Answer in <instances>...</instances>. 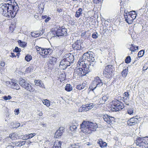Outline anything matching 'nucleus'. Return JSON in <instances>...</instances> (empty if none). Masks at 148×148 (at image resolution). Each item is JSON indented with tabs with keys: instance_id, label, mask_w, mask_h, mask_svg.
Returning <instances> with one entry per match:
<instances>
[{
	"instance_id": "58",
	"label": "nucleus",
	"mask_w": 148,
	"mask_h": 148,
	"mask_svg": "<svg viewBox=\"0 0 148 148\" xmlns=\"http://www.w3.org/2000/svg\"><path fill=\"white\" fill-rule=\"evenodd\" d=\"M45 49H44L42 48L41 49V51H40V52H39V53H40V55H42L43 53L44 54L45 52Z\"/></svg>"
},
{
	"instance_id": "36",
	"label": "nucleus",
	"mask_w": 148,
	"mask_h": 148,
	"mask_svg": "<svg viewBox=\"0 0 148 148\" xmlns=\"http://www.w3.org/2000/svg\"><path fill=\"white\" fill-rule=\"evenodd\" d=\"M77 128V127L75 125L71 126L70 127V130L72 131H75Z\"/></svg>"
},
{
	"instance_id": "16",
	"label": "nucleus",
	"mask_w": 148,
	"mask_h": 148,
	"mask_svg": "<svg viewBox=\"0 0 148 148\" xmlns=\"http://www.w3.org/2000/svg\"><path fill=\"white\" fill-rule=\"evenodd\" d=\"M64 128L62 127H60L56 132L55 134V137L59 138L62 135L63 132Z\"/></svg>"
},
{
	"instance_id": "12",
	"label": "nucleus",
	"mask_w": 148,
	"mask_h": 148,
	"mask_svg": "<svg viewBox=\"0 0 148 148\" xmlns=\"http://www.w3.org/2000/svg\"><path fill=\"white\" fill-rule=\"evenodd\" d=\"M82 45L79 41L77 40L72 45V47L75 50H81L83 49Z\"/></svg>"
},
{
	"instance_id": "11",
	"label": "nucleus",
	"mask_w": 148,
	"mask_h": 148,
	"mask_svg": "<svg viewBox=\"0 0 148 148\" xmlns=\"http://www.w3.org/2000/svg\"><path fill=\"white\" fill-rule=\"evenodd\" d=\"M103 118L104 121L109 124H110V123H113L114 121L115 118L114 117L110 116L106 114L104 115Z\"/></svg>"
},
{
	"instance_id": "13",
	"label": "nucleus",
	"mask_w": 148,
	"mask_h": 148,
	"mask_svg": "<svg viewBox=\"0 0 148 148\" xmlns=\"http://www.w3.org/2000/svg\"><path fill=\"white\" fill-rule=\"evenodd\" d=\"M138 119L136 116L131 118L128 120L127 123L128 125L130 126L134 125L137 123Z\"/></svg>"
},
{
	"instance_id": "33",
	"label": "nucleus",
	"mask_w": 148,
	"mask_h": 148,
	"mask_svg": "<svg viewBox=\"0 0 148 148\" xmlns=\"http://www.w3.org/2000/svg\"><path fill=\"white\" fill-rule=\"evenodd\" d=\"M84 105H83L79 109L78 111L79 112H82L84 111H87L86 108Z\"/></svg>"
},
{
	"instance_id": "40",
	"label": "nucleus",
	"mask_w": 148,
	"mask_h": 148,
	"mask_svg": "<svg viewBox=\"0 0 148 148\" xmlns=\"http://www.w3.org/2000/svg\"><path fill=\"white\" fill-rule=\"evenodd\" d=\"M33 70V67L32 66H29L26 69L25 71L27 73H30Z\"/></svg>"
},
{
	"instance_id": "19",
	"label": "nucleus",
	"mask_w": 148,
	"mask_h": 148,
	"mask_svg": "<svg viewBox=\"0 0 148 148\" xmlns=\"http://www.w3.org/2000/svg\"><path fill=\"white\" fill-rule=\"evenodd\" d=\"M113 70L112 66L111 65H109L106 66V67L105 72L108 73H112Z\"/></svg>"
},
{
	"instance_id": "48",
	"label": "nucleus",
	"mask_w": 148,
	"mask_h": 148,
	"mask_svg": "<svg viewBox=\"0 0 148 148\" xmlns=\"http://www.w3.org/2000/svg\"><path fill=\"white\" fill-rule=\"evenodd\" d=\"M134 110L133 108L130 109H128L127 110V113L130 114L132 115L133 113Z\"/></svg>"
},
{
	"instance_id": "47",
	"label": "nucleus",
	"mask_w": 148,
	"mask_h": 148,
	"mask_svg": "<svg viewBox=\"0 0 148 148\" xmlns=\"http://www.w3.org/2000/svg\"><path fill=\"white\" fill-rule=\"evenodd\" d=\"M128 98H127L126 97H122V100L125 103V104L126 105L129 106V103H127L125 102L126 101L127 99H128Z\"/></svg>"
},
{
	"instance_id": "45",
	"label": "nucleus",
	"mask_w": 148,
	"mask_h": 148,
	"mask_svg": "<svg viewBox=\"0 0 148 148\" xmlns=\"http://www.w3.org/2000/svg\"><path fill=\"white\" fill-rule=\"evenodd\" d=\"M131 57L130 56H127L125 60V62L127 64L129 63L131 61Z\"/></svg>"
},
{
	"instance_id": "43",
	"label": "nucleus",
	"mask_w": 148,
	"mask_h": 148,
	"mask_svg": "<svg viewBox=\"0 0 148 148\" xmlns=\"http://www.w3.org/2000/svg\"><path fill=\"white\" fill-rule=\"evenodd\" d=\"M144 53V52L143 50H141L139 51L138 53V57H142L143 56Z\"/></svg>"
},
{
	"instance_id": "41",
	"label": "nucleus",
	"mask_w": 148,
	"mask_h": 148,
	"mask_svg": "<svg viewBox=\"0 0 148 148\" xmlns=\"http://www.w3.org/2000/svg\"><path fill=\"white\" fill-rule=\"evenodd\" d=\"M67 63H68L65 62V61L64 60V59H63V60L60 62V65H62L63 66H64V65L67 66L66 64H67Z\"/></svg>"
},
{
	"instance_id": "2",
	"label": "nucleus",
	"mask_w": 148,
	"mask_h": 148,
	"mask_svg": "<svg viewBox=\"0 0 148 148\" xmlns=\"http://www.w3.org/2000/svg\"><path fill=\"white\" fill-rule=\"evenodd\" d=\"M98 127L97 124L89 121H84L80 125L81 131L85 134H90L95 131Z\"/></svg>"
},
{
	"instance_id": "22",
	"label": "nucleus",
	"mask_w": 148,
	"mask_h": 148,
	"mask_svg": "<svg viewBox=\"0 0 148 148\" xmlns=\"http://www.w3.org/2000/svg\"><path fill=\"white\" fill-rule=\"evenodd\" d=\"M84 105L86 107L85 108L86 109V110L87 111L89 110L92 109L94 106V104L93 103H87Z\"/></svg>"
},
{
	"instance_id": "50",
	"label": "nucleus",
	"mask_w": 148,
	"mask_h": 148,
	"mask_svg": "<svg viewBox=\"0 0 148 148\" xmlns=\"http://www.w3.org/2000/svg\"><path fill=\"white\" fill-rule=\"evenodd\" d=\"M21 49L20 48H19L17 47H16L15 49L14 50V51L16 53H18V52H21Z\"/></svg>"
},
{
	"instance_id": "35",
	"label": "nucleus",
	"mask_w": 148,
	"mask_h": 148,
	"mask_svg": "<svg viewBox=\"0 0 148 148\" xmlns=\"http://www.w3.org/2000/svg\"><path fill=\"white\" fill-rule=\"evenodd\" d=\"M103 75L105 77L108 78H110L112 75V73H106L105 72L103 73Z\"/></svg>"
},
{
	"instance_id": "7",
	"label": "nucleus",
	"mask_w": 148,
	"mask_h": 148,
	"mask_svg": "<svg viewBox=\"0 0 148 148\" xmlns=\"http://www.w3.org/2000/svg\"><path fill=\"white\" fill-rule=\"evenodd\" d=\"M112 105V107L115 111L120 110L125 106L123 103L118 100L113 101Z\"/></svg>"
},
{
	"instance_id": "27",
	"label": "nucleus",
	"mask_w": 148,
	"mask_h": 148,
	"mask_svg": "<svg viewBox=\"0 0 148 148\" xmlns=\"http://www.w3.org/2000/svg\"><path fill=\"white\" fill-rule=\"evenodd\" d=\"M86 84L84 83H82L81 84H79L77 86V88L79 90H81L84 88L86 86Z\"/></svg>"
},
{
	"instance_id": "61",
	"label": "nucleus",
	"mask_w": 148,
	"mask_h": 148,
	"mask_svg": "<svg viewBox=\"0 0 148 148\" xmlns=\"http://www.w3.org/2000/svg\"><path fill=\"white\" fill-rule=\"evenodd\" d=\"M57 11L58 12H61L63 11V9L61 8H57Z\"/></svg>"
},
{
	"instance_id": "53",
	"label": "nucleus",
	"mask_w": 148,
	"mask_h": 148,
	"mask_svg": "<svg viewBox=\"0 0 148 148\" xmlns=\"http://www.w3.org/2000/svg\"><path fill=\"white\" fill-rule=\"evenodd\" d=\"M15 28V25H14V24H11L10 27V29L12 31H13L14 30V29Z\"/></svg>"
},
{
	"instance_id": "9",
	"label": "nucleus",
	"mask_w": 148,
	"mask_h": 148,
	"mask_svg": "<svg viewBox=\"0 0 148 148\" xmlns=\"http://www.w3.org/2000/svg\"><path fill=\"white\" fill-rule=\"evenodd\" d=\"M137 16V13L135 11H133L130 12H127L124 13V16L125 18H136Z\"/></svg>"
},
{
	"instance_id": "3",
	"label": "nucleus",
	"mask_w": 148,
	"mask_h": 148,
	"mask_svg": "<svg viewBox=\"0 0 148 148\" xmlns=\"http://www.w3.org/2000/svg\"><path fill=\"white\" fill-rule=\"evenodd\" d=\"M94 65L92 63L89 64H85L82 61L80 64V67L77 69L75 71V74H77V75L82 76L85 75L92 70Z\"/></svg>"
},
{
	"instance_id": "38",
	"label": "nucleus",
	"mask_w": 148,
	"mask_h": 148,
	"mask_svg": "<svg viewBox=\"0 0 148 148\" xmlns=\"http://www.w3.org/2000/svg\"><path fill=\"white\" fill-rule=\"evenodd\" d=\"M86 34L85 36H84L85 38V39L88 38L90 35V31L88 30H87L86 31Z\"/></svg>"
},
{
	"instance_id": "25",
	"label": "nucleus",
	"mask_w": 148,
	"mask_h": 148,
	"mask_svg": "<svg viewBox=\"0 0 148 148\" xmlns=\"http://www.w3.org/2000/svg\"><path fill=\"white\" fill-rule=\"evenodd\" d=\"M27 82L25 79L22 78H20L19 79V83L20 86L22 87V85H24Z\"/></svg>"
},
{
	"instance_id": "42",
	"label": "nucleus",
	"mask_w": 148,
	"mask_h": 148,
	"mask_svg": "<svg viewBox=\"0 0 148 148\" xmlns=\"http://www.w3.org/2000/svg\"><path fill=\"white\" fill-rule=\"evenodd\" d=\"M20 126V124L18 123H14L13 125V127L16 128L19 127Z\"/></svg>"
},
{
	"instance_id": "49",
	"label": "nucleus",
	"mask_w": 148,
	"mask_h": 148,
	"mask_svg": "<svg viewBox=\"0 0 148 148\" xmlns=\"http://www.w3.org/2000/svg\"><path fill=\"white\" fill-rule=\"evenodd\" d=\"M15 145L17 147H21L22 146L21 145V142L20 141H16L15 142Z\"/></svg>"
},
{
	"instance_id": "59",
	"label": "nucleus",
	"mask_w": 148,
	"mask_h": 148,
	"mask_svg": "<svg viewBox=\"0 0 148 148\" xmlns=\"http://www.w3.org/2000/svg\"><path fill=\"white\" fill-rule=\"evenodd\" d=\"M50 50L48 49H45V53H44V54L45 55H47L48 54V53H49V51H50Z\"/></svg>"
},
{
	"instance_id": "56",
	"label": "nucleus",
	"mask_w": 148,
	"mask_h": 148,
	"mask_svg": "<svg viewBox=\"0 0 148 148\" xmlns=\"http://www.w3.org/2000/svg\"><path fill=\"white\" fill-rule=\"evenodd\" d=\"M36 135V133H33V134H30L28 135L29 137H28L29 138H32L34 136H35Z\"/></svg>"
},
{
	"instance_id": "4",
	"label": "nucleus",
	"mask_w": 148,
	"mask_h": 148,
	"mask_svg": "<svg viewBox=\"0 0 148 148\" xmlns=\"http://www.w3.org/2000/svg\"><path fill=\"white\" fill-rule=\"evenodd\" d=\"M134 143L139 148H148V137H138Z\"/></svg>"
},
{
	"instance_id": "6",
	"label": "nucleus",
	"mask_w": 148,
	"mask_h": 148,
	"mask_svg": "<svg viewBox=\"0 0 148 148\" xmlns=\"http://www.w3.org/2000/svg\"><path fill=\"white\" fill-rule=\"evenodd\" d=\"M103 82L98 76L94 78V80L92 82L89 86L90 90H93L97 87H100L103 84Z\"/></svg>"
},
{
	"instance_id": "1",
	"label": "nucleus",
	"mask_w": 148,
	"mask_h": 148,
	"mask_svg": "<svg viewBox=\"0 0 148 148\" xmlns=\"http://www.w3.org/2000/svg\"><path fill=\"white\" fill-rule=\"evenodd\" d=\"M19 10L15 0H10L9 3H3L0 5V12L6 17L14 18Z\"/></svg>"
},
{
	"instance_id": "37",
	"label": "nucleus",
	"mask_w": 148,
	"mask_h": 148,
	"mask_svg": "<svg viewBox=\"0 0 148 148\" xmlns=\"http://www.w3.org/2000/svg\"><path fill=\"white\" fill-rule=\"evenodd\" d=\"M43 103L44 105H46L47 107H49L50 106V103L49 101L47 99L44 100Z\"/></svg>"
},
{
	"instance_id": "26",
	"label": "nucleus",
	"mask_w": 148,
	"mask_h": 148,
	"mask_svg": "<svg viewBox=\"0 0 148 148\" xmlns=\"http://www.w3.org/2000/svg\"><path fill=\"white\" fill-rule=\"evenodd\" d=\"M61 143L60 141L55 142L54 144L53 148H61Z\"/></svg>"
},
{
	"instance_id": "57",
	"label": "nucleus",
	"mask_w": 148,
	"mask_h": 148,
	"mask_svg": "<svg viewBox=\"0 0 148 148\" xmlns=\"http://www.w3.org/2000/svg\"><path fill=\"white\" fill-rule=\"evenodd\" d=\"M124 94V95H124V97H126L127 98H129V92H125Z\"/></svg>"
},
{
	"instance_id": "20",
	"label": "nucleus",
	"mask_w": 148,
	"mask_h": 148,
	"mask_svg": "<svg viewBox=\"0 0 148 148\" xmlns=\"http://www.w3.org/2000/svg\"><path fill=\"white\" fill-rule=\"evenodd\" d=\"M109 97V95L108 94L103 96L102 97V98L100 99V101H101L100 103L101 104L104 103L105 102L107 101Z\"/></svg>"
},
{
	"instance_id": "28",
	"label": "nucleus",
	"mask_w": 148,
	"mask_h": 148,
	"mask_svg": "<svg viewBox=\"0 0 148 148\" xmlns=\"http://www.w3.org/2000/svg\"><path fill=\"white\" fill-rule=\"evenodd\" d=\"M82 9L81 8H79L76 12L75 14V16L76 17L78 18L82 14Z\"/></svg>"
},
{
	"instance_id": "10",
	"label": "nucleus",
	"mask_w": 148,
	"mask_h": 148,
	"mask_svg": "<svg viewBox=\"0 0 148 148\" xmlns=\"http://www.w3.org/2000/svg\"><path fill=\"white\" fill-rule=\"evenodd\" d=\"M103 118L104 121L109 124H110V123H113L114 121L115 118L114 117L110 116L106 114L104 115Z\"/></svg>"
},
{
	"instance_id": "8",
	"label": "nucleus",
	"mask_w": 148,
	"mask_h": 148,
	"mask_svg": "<svg viewBox=\"0 0 148 148\" xmlns=\"http://www.w3.org/2000/svg\"><path fill=\"white\" fill-rule=\"evenodd\" d=\"M64 57V60L66 62L68 63L66 64L67 66H69L70 64L73 63L74 60L73 55L71 53L66 54L65 55Z\"/></svg>"
},
{
	"instance_id": "21",
	"label": "nucleus",
	"mask_w": 148,
	"mask_h": 148,
	"mask_svg": "<svg viewBox=\"0 0 148 148\" xmlns=\"http://www.w3.org/2000/svg\"><path fill=\"white\" fill-rule=\"evenodd\" d=\"M57 60V59L54 57H51L49 59V61L48 62V64L49 66L50 65H53L56 63Z\"/></svg>"
},
{
	"instance_id": "44",
	"label": "nucleus",
	"mask_w": 148,
	"mask_h": 148,
	"mask_svg": "<svg viewBox=\"0 0 148 148\" xmlns=\"http://www.w3.org/2000/svg\"><path fill=\"white\" fill-rule=\"evenodd\" d=\"M135 19H125V21L129 24H132Z\"/></svg>"
},
{
	"instance_id": "32",
	"label": "nucleus",
	"mask_w": 148,
	"mask_h": 148,
	"mask_svg": "<svg viewBox=\"0 0 148 148\" xmlns=\"http://www.w3.org/2000/svg\"><path fill=\"white\" fill-rule=\"evenodd\" d=\"M89 52L84 53L83 56V58H84V59H87L88 60L90 56V54H89Z\"/></svg>"
},
{
	"instance_id": "54",
	"label": "nucleus",
	"mask_w": 148,
	"mask_h": 148,
	"mask_svg": "<svg viewBox=\"0 0 148 148\" xmlns=\"http://www.w3.org/2000/svg\"><path fill=\"white\" fill-rule=\"evenodd\" d=\"M131 45L133 47V48H132V51L135 52L136 50H137L138 49V46L135 47L132 44Z\"/></svg>"
},
{
	"instance_id": "18",
	"label": "nucleus",
	"mask_w": 148,
	"mask_h": 148,
	"mask_svg": "<svg viewBox=\"0 0 148 148\" xmlns=\"http://www.w3.org/2000/svg\"><path fill=\"white\" fill-rule=\"evenodd\" d=\"M34 82L36 86H39L42 88H45L44 84L40 80H36L34 81Z\"/></svg>"
},
{
	"instance_id": "31",
	"label": "nucleus",
	"mask_w": 148,
	"mask_h": 148,
	"mask_svg": "<svg viewBox=\"0 0 148 148\" xmlns=\"http://www.w3.org/2000/svg\"><path fill=\"white\" fill-rule=\"evenodd\" d=\"M128 71V69L127 68L124 69L122 72V76L123 77H126L127 75Z\"/></svg>"
},
{
	"instance_id": "14",
	"label": "nucleus",
	"mask_w": 148,
	"mask_h": 148,
	"mask_svg": "<svg viewBox=\"0 0 148 148\" xmlns=\"http://www.w3.org/2000/svg\"><path fill=\"white\" fill-rule=\"evenodd\" d=\"M22 87L25 88L26 90L30 92H33L34 90V89L32 86L27 82L24 85H22Z\"/></svg>"
},
{
	"instance_id": "51",
	"label": "nucleus",
	"mask_w": 148,
	"mask_h": 148,
	"mask_svg": "<svg viewBox=\"0 0 148 148\" xmlns=\"http://www.w3.org/2000/svg\"><path fill=\"white\" fill-rule=\"evenodd\" d=\"M12 97L10 95H8V96H4L3 97V99L6 100L8 99H10Z\"/></svg>"
},
{
	"instance_id": "17",
	"label": "nucleus",
	"mask_w": 148,
	"mask_h": 148,
	"mask_svg": "<svg viewBox=\"0 0 148 148\" xmlns=\"http://www.w3.org/2000/svg\"><path fill=\"white\" fill-rule=\"evenodd\" d=\"M89 54H90L89 57V60H88L89 61H91L92 62H89V64L92 63H93L94 65H93V67H94V66L95 65V63L94 62L95 61V55L93 53L92 51H89Z\"/></svg>"
},
{
	"instance_id": "64",
	"label": "nucleus",
	"mask_w": 148,
	"mask_h": 148,
	"mask_svg": "<svg viewBox=\"0 0 148 148\" xmlns=\"http://www.w3.org/2000/svg\"><path fill=\"white\" fill-rule=\"evenodd\" d=\"M73 148H79V146L78 145V144H75V145H73Z\"/></svg>"
},
{
	"instance_id": "46",
	"label": "nucleus",
	"mask_w": 148,
	"mask_h": 148,
	"mask_svg": "<svg viewBox=\"0 0 148 148\" xmlns=\"http://www.w3.org/2000/svg\"><path fill=\"white\" fill-rule=\"evenodd\" d=\"M92 36L93 38H97L98 37V34L97 32L94 33L92 34Z\"/></svg>"
},
{
	"instance_id": "55",
	"label": "nucleus",
	"mask_w": 148,
	"mask_h": 148,
	"mask_svg": "<svg viewBox=\"0 0 148 148\" xmlns=\"http://www.w3.org/2000/svg\"><path fill=\"white\" fill-rule=\"evenodd\" d=\"M44 31L43 30V29H42V30H41L40 31V32L39 33H35V34L37 35L38 34L39 36H40V35L43 34H44Z\"/></svg>"
},
{
	"instance_id": "5",
	"label": "nucleus",
	"mask_w": 148,
	"mask_h": 148,
	"mask_svg": "<svg viewBox=\"0 0 148 148\" xmlns=\"http://www.w3.org/2000/svg\"><path fill=\"white\" fill-rule=\"evenodd\" d=\"M52 33L54 36H65L67 34V30L64 26L60 27L58 29L56 28L52 30Z\"/></svg>"
},
{
	"instance_id": "34",
	"label": "nucleus",
	"mask_w": 148,
	"mask_h": 148,
	"mask_svg": "<svg viewBox=\"0 0 148 148\" xmlns=\"http://www.w3.org/2000/svg\"><path fill=\"white\" fill-rule=\"evenodd\" d=\"M32 59V56L30 55H27L25 57V59L27 61L29 62Z\"/></svg>"
},
{
	"instance_id": "24",
	"label": "nucleus",
	"mask_w": 148,
	"mask_h": 148,
	"mask_svg": "<svg viewBox=\"0 0 148 148\" xmlns=\"http://www.w3.org/2000/svg\"><path fill=\"white\" fill-rule=\"evenodd\" d=\"M9 137L12 140L17 139L18 138V134L16 133H13L9 135Z\"/></svg>"
},
{
	"instance_id": "15",
	"label": "nucleus",
	"mask_w": 148,
	"mask_h": 148,
	"mask_svg": "<svg viewBox=\"0 0 148 148\" xmlns=\"http://www.w3.org/2000/svg\"><path fill=\"white\" fill-rule=\"evenodd\" d=\"M16 81L12 79L11 81L9 82V83L10 85L11 88L16 90H18L20 89V87L16 83Z\"/></svg>"
},
{
	"instance_id": "60",
	"label": "nucleus",
	"mask_w": 148,
	"mask_h": 148,
	"mask_svg": "<svg viewBox=\"0 0 148 148\" xmlns=\"http://www.w3.org/2000/svg\"><path fill=\"white\" fill-rule=\"evenodd\" d=\"M14 112L16 114L18 115L19 113V109H15L14 110Z\"/></svg>"
},
{
	"instance_id": "30",
	"label": "nucleus",
	"mask_w": 148,
	"mask_h": 148,
	"mask_svg": "<svg viewBox=\"0 0 148 148\" xmlns=\"http://www.w3.org/2000/svg\"><path fill=\"white\" fill-rule=\"evenodd\" d=\"M18 42L20 46L21 47H24L26 45L27 43L26 42L22 41L21 40H18Z\"/></svg>"
},
{
	"instance_id": "63",
	"label": "nucleus",
	"mask_w": 148,
	"mask_h": 148,
	"mask_svg": "<svg viewBox=\"0 0 148 148\" xmlns=\"http://www.w3.org/2000/svg\"><path fill=\"white\" fill-rule=\"evenodd\" d=\"M86 31H85L84 32H83L81 33V36L83 37L84 36H85L86 35Z\"/></svg>"
},
{
	"instance_id": "62",
	"label": "nucleus",
	"mask_w": 148,
	"mask_h": 148,
	"mask_svg": "<svg viewBox=\"0 0 148 148\" xmlns=\"http://www.w3.org/2000/svg\"><path fill=\"white\" fill-rule=\"evenodd\" d=\"M93 2L95 4H97L99 3L101 0H93Z\"/></svg>"
},
{
	"instance_id": "52",
	"label": "nucleus",
	"mask_w": 148,
	"mask_h": 148,
	"mask_svg": "<svg viewBox=\"0 0 148 148\" xmlns=\"http://www.w3.org/2000/svg\"><path fill=\"white\" fill-rule=\"evenodd\" d=\"M148 68V64L146 63L145 64L144 66L143 67V70L145 71Z\"/></svg>"
},
{
	"instance_id": "29",
	"label": "nucleus",
	"mask_w": 148,
	"mask_h": 148,
	"mask_svg": "<svg viewBox=\"0 0 148 148\" xmlns=\"http://www.w3.org/2000/svg\"><path fill=\"white\" fill-rule=\"evenodd\" d=\"M97 143L101 147H106L107 145V144L106 143L103 142L102 140H99Z\"/></svg>"
},
{
	"instance_id": "39",
	"label": "nucleus",
	"mask_w": 148,
	"mask_h": 148,
	"mask_svg": "<svg viewBox=\"0 0 148 148\" xmlns=\"http://www.w3.org/2000/svg\"><path fill=\"white\" fill-rule=\"evenodd\" d=\"M67 19L69 23L71 25H74L75 23L76 22V21L75 20H73H73H71V19H70V20H69V19Z\"/></svg>"
},
{
	"instance_id": "23",
	"label": "nucleus",
	"mask_w": 148,
	"mask_h": 148,
	"mask_svg": "<svg viewBox=\"0 0 148 148\" xmlns=\"http://www.w3.org/2000/svg\"><path fill=\"white\" fill-rule=\"evenodd\" d=\"M73 88L72 86L69 84H66L65 87V90L68 91L69 92L72 90Z\"/></svg>"
}]
</instances>
